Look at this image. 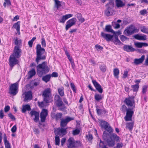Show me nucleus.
<instances>
[{
    "mask_svg": "<svg viewBox=\"0 0 148 148\" xmlns=\"http://www.w3.org/2000/svg\"><path fill=\"white\" fill-rule=\"evenodd\" d=\"M55 145H59L60 139L59 136H56L55 137Z\"/></svg>",
    "mask_w": 148,
    "mask_h": 148,
    "instance_id": "nucleus-49",
    "label": "nucleus"
},
{
    "mask_svg": "<svg viewBox=\"0 0 148 148\" xmlns=\"http://www.w3.org/2000/svg\"><path fill=\"white\" fill-rule=\"evenodd\" d=\"M74 118L73 117H70L69 116L66 117L65 119H62L60 122V126L64 127L66 126L67 124L69 122L72 120H74Z\"/></svg>",
    "mask_w": 148,
    "mask_h": 148,
    "instance_id": "nucleus-9",
    "label": "nucleus"
},
{
    "mask_svg": "<svg viewBox=\"0 0 148 148\" xmlns=\"http://www.w3.org/2000/svg\"><path fill=\"white\" fill-rule=\"evenodd\" d=\"M20 22L19 21L14 23L13 26V27L16 29V30L19 34H20Z\"/></svg>",
    "mask_w": 148,
    "mask_h": 148,
    "instance_id": "nucleus-30",
    "label": "nucleus"
},
{
    "mask_svg": "<svg viewBox=\"0 0 148 148\" xmlns=\"http://www.w3.org/2000/svg\"><path fill=\"white\" fill-rule=\"evenodd\" d=\"M120 38L122 42H124L126 40H128L129 39V38L123 35H121L120 36Z\"/></svg>",
    "mask_w": 148,
    "mask_h": 148,
    "instance_id": "nucleus-46",
    "label": "nucleus"
},
{
    "mask_svg": "<svg viewBox=\"0 0 148 148\" xmlns=\"http://www.w3.org/2000/svg\"><path fill=\"white\" fill-rule=\"evenodd\" d=\"M55 101L56 104L58 107L62 106L64 105L61 98L59 95H57L55 96Z\"/></svg>",
    "mask_w": 148,
    "mask_h": 148,
    "instance_id": "nucleus-12",
    "label": "nucleus"
},
{
    "mask_svg": "<svg viewBox=\"0 0 148 148\" xmlns=\"http://www.w3.org/2000/svg\"><path fill=\"white\" fill-rule=\"evenodd\" d=\"M128 73V71H127V70H125L124 71V73L123 75V78H125L127 76Z\"/></svg>",
    "mask_w": 148,
    "mask_h": 148,
    "instance_id": "nucleus-56",
    "label": "nucleus"
},
{
    "mask_svg": "<svg viewBox=\"0 0 148 148\" xmlns=\"http://www.w3.org/2000/svg\"><path fill=\"white\" fill-rule=\"evenodd\" d=\"M58 91L59 95L61 97H63L64 95V88L63 87L61 86L59 88H58Z\"/></svg>",
    "mask_w": 148,
    "mask_h": 148,
    "instance_id": "nucleus-36",
    "label": "nucleus"
},
{
    "mask_svg": "<svg viewBox=\"0 0 148 148\" xmlns=\"http://www.w3.org/2000/svg\"><path fill=\"white\" fill-rule=\"evenodd\" d=\"M51 92V90L50 88H47L45 89L43 92L42 96L43 97L50 96Z\"/></svg>",
    "mask_w": 148,
    "mask_h": 148,
    "instance_id": "nucleus-31",
    "label": "nucleus"
},
{
    "mask_svg": "<svg viewBox=\"0 0 148 148\" xmlns=\"http://www.w3.org/2000/svg\"><path fill=\"white\" fill-rule=\"evenodd\" d=\"M113 73L114 76L116 78H118L119 73V69L117 68L114 69L113 70Z\"/></svg>",
    "mask_w": 148,
    "mask_h": 148,
    "instance_id": "nucleus-39",
    "label": "nucleus"
},
{
    "mask_svg": "<svg viewBox=\"0 0 148 148\" xmlns=\"http://www.w3.org/2000/svg\"><path fill=\"white\" fill-rule=\"evenodd\" d=\"M21 54L22 50L19 47L15 46L13 53L10 56L9 60V64L11 67L13 68L15 65L19 64L18 59L21 57Z\"/></svg>",
    "mask_w": 148,
    "mask_h": 148,
    "instance_id": "nucleus-3",
    "label": "nucleus"
},
{
    "mask_svg": "<svg viewBox=\"0 0 148 148\" xmlns=\"http://www.w3.org/2000/svg\"><path fill=\"white\" fill-rule=\"evenodd\" d=\"M131 87L132 88L134 92H137L139 88V85L138 84H137L135 85H132L131 86Z\"/></svg>",
    "mask_w": 148,
    "mask_h": 148,
    "instance_id": "nucleus-40",
    "label": "nucleus"
},
{
    "mask_svg": "<svg viewBox=\"0 0 148 148\" xmlns=\"http://www.w3.org/2000/svg\"><path fill=\"white\" fill-rule=\"evenodd\" d=\"M70 86L71 88L74 92L76 93V89L74 84L73 83H70Z\"/></svg>",
    "mask_w": 148,
    "mask_h": 148,
    "instance_id": "nucleus-50",
    "label": "nucleus"
},
{
    "mask_svg": "<svg viewBox=\"0 0 148 148\" xmlns=\"http://www.w3.org/2000/svg\"><path fill=\"white\" fill-rule=\"evenodd\" d=\"M51 75V77H57L58 76V74L56 72H53Z\"/></svg>",
    "mask_w": 148,
    "mask_h": 148,
    "instance_id": "nucleus-64",
    "label": "nucleus"
},
{
    "mask_svg": "<svg viewBox=\"0 0 148 148\" xmlns=\"http://www.w3.org/2000/svg\"><path fill=\"white\" fill-rule=\"evenodd\" d=\"M73 16V14H66L62 16V18L59 21L60 23H64L66 20L68 18Z\"/></svg>",
    "mask_w": 148,
    "mask_h": 148,
    "instance_id": "nucleus-23",
    "label": "nucleus"
},
{
    "mask_svg": "<svg viewBox=\"0 0 148 148\" xmlns=\"http://www.w3.org/2000/svg\"><path fill=\"white\" fill-rule=\"evenodd\" d=\"M95 98L97 101H99L102 98L101 95L96 94L95 95Z\"/></svg>",
    "mask_w": 148,
    "mask_h": 148,
    "instance_id": "nucleus-43",
    "label": "nucleus"
},
{
    "mask_svg": "<svg viewBox=\"0 0 148 148\" xmlns=\"http://www.w3.org/2000/svg\"><path fill=\"white\" fill-rule=\"evenodd\" d=\"M145 58V56L143 55H142L140 58L139 59H135L134 60V63L136 65L141 63L143 62Z\"/></svg>",
    "mask_w": 148,
    "mask_h": 148,
    "instance_id": "nucleus-25",
    "label": "nucleus"
},
{
    "mask_svg": "<svg viewBox=\"0 0 148 148\" xmlns=\"http://www.w3.org/2000/svg\"><path fill=\"white\" fill-rule=\"evenodd\" d=\"M123 144L122 143H117L116 144V148H121L123 146Z\"/></svg>",
    "mask_w": 148,
    "mask_h": 148,
    "instance_id": "nucleus-60",
    "label": "nucleus"
},
{
    "mask_svg": "<svg viewBox=\"0 0 148 148\" xmlns=\"http://www.w3.org/2000/svg\"><path fill=\"white\" fill-rule=\"evenodd\" d=\"M77 16L78 20L81 23H83L84 21V19L82 17L81 14L78 13Z\"/></svg>",
    "mask_w": 148,
    "mask_h": 148,
    "instance_id": "nucleus-42",
    "label": "nucleus"
},
{
    "mask_svg": "<svg viewBox=\"0 0 148 148\" xmlns=\"http://www.w3.org/2000/svg\"><path fill=\"white\" fill-rule=\"evenodd\" d=\"M55 2V7L58 9L61 7L63 2H60L58 0H53Z\"/></svg>",
    "mask_w": 148,
    "mask_h": 148,
    "instance_id": "nucleus-34",
    "label": "nucleus"
},
{
    "mask_svg": "<svg viewBox=\"0 0 148 148\" xmlns=\"http://www.w3.org/2000/svg\"><path fill=\"white\" fill-rule=\"evenodd\" d=\"M128 109L127 108V107L125 105H123L122 106L121 110L123 112L127 111V110Z\"/></svg>",
    "mask_w": 148,
    "mask_h": 148,
    "instance_id": "nucleus-62",
    "label": "nucleus"
},
{
    "mask_svg": "<svg viewBox=\"0 0 148 148\" xmlns=\"http://www.w3.org/2000/svg\"><path fill=\"white\" fill-rule=\"evenodd\" d=\"M8 116L12 120H15V117L11 113L9 114Z\"/></svg>",
    "mask_w": 148,
    "mask_h": 148,
    "instance_id": "nucleus-63",
    "label": "nucleus"
},
{
    "mask_svg": "<svg viewBox=\"0 0 148 148\" xmlns=\"http://www.w3.org/2000/svg\"><path fill=\"white\" fill-rule=\"evenodd\" d=\"M134 108H128L126 111V116L124 117V119L126 121H131L132 117L134 113L133 109Z\"/></svg>",
    "mask_w": 148,
    "mask_h": 148,
    "instance_id": "nucleus-8",
    "label": "nucleus"
},
{
    "mask_svg": "<svg viewBox=\"0 0 148 148\" xmlns=\"http://www.w3.org/2000/svg\"><path fill=\"white\" fill-rule=\"evenodd\" d=\"M17 127L16 125H14L11 128V131L12 133L15 132L16 130Z\"/></svg>",
    "mask_w": 148,
    "mask_h": 148,
    "instance_id": "nucleus-59",
    "label": "nucleus"
},
{
    "mask_svg": "<svg viewBox=\"0 0 148 148\" xmlns=\"http://www.w3.org/2000/svg\"><path fill=\"white\" fill-rule=\"evenodd\" d=\"M105 31L108 32H111L115 34L114 31L112 29L111 26L110 25H107L106 26Z\"/></svg>",
    "mask_w": 148,
    "mask_h": 148,
    "instance_id": "nucleus-33",
    "label": "nucleus"
},
{
    "mask_svg": "<svg viewBox=\"0 0 148 148\" xmlns=\"http://www.w3.org/2000/svg\"><path fill=\"white\" fill-rule=\"evenodd\" d=\"M21 43V40L20 39H19L18 38H16L14 40V44L16 45V46L19 47Z\"/></svg>",
    "mask_w": 148,
    "mask_h": 148,
    "instance_id": "nucleus-45",
    "label": "nucleus"
},
{
    "mask_svg": "<svg viewBox=\"0 0 148 148\" xmlns=\"http://www.w3.org/2000/svg\"><path fill=\"white\" fill-rule=\"evenodd\" d=\"M51 77V75L50 74H47L44 76L42 78V80L45 82V83H47L50 81Z\"/></svg>",
    "mask_w": 148,
    "mask_h": 148,
    "instance_id": "nucleus-32",
    "label": "nucleus"
},
{
    "mask_svg": "<svg viewBox=\"0 0 148 148\" xmlns=\"http://www.w3.org/2000/svg\"><path fill=\"white\" fill-rule=\"evenodd\" d=\"M62 127L59 128L54 130V133L56 136L58 135L62 136L66 134V129H64Z\"/></svg>",
    "mask_w": 148,
    "mask_h": 148,
    "instance_id": "nucleus-11",
    "label": "nucleus"
},
{
    "mask_svg": "<svg viewBox=\"0 0 148 148\" xmlns=\"http://www.w3.org/2000/svg\"><path fill=\"white\" fill-rule=\"evenodd\" d=\"M104 129L109 133L104 131L102 135L103 139L106 142L108 147H113L115 144V141H120L121 139L120 137L116 134H110L113 132V130L109 124L107 126V127Z\"/></svg>",
    "mask_w": 148,
    "mask_h": 148,
    "instance_id": "nucleus-2",
    "label": "nucleus"
},
{
    "mask_svg": "<svg viewBox=\"0 0 148 148\" xmlns=\"http://www.w3.org/2000/svg\"><path fill=\"white\" fill-rule=\"evenodd\" d=\"M30 114L32 117L33 116H35V118L34 119V120L35 122H37L39 121V112L36 111L32 110L30 112Z\"/></svg>",
    "mask_w": 148,
    "mask_h": 148,
    "instance_id": "nucleus-14",
    "label": "nucleus"
},
{
    "mask_svg": "<svg viewBox=\"0 0 148 148\" xmlns=\"http://www.w3.org/2000/svg\"><path fill=\"white\" fill-rule=\"evenodd\" d=\"M114 11L113 8L110 7H107L105 10L104 14L107 16H112L113 15Z\"/></svg>",
    "mask_w": 148,
    "mask_h": 148,
    "instance_id": "nucleus-15",
    "label": "nucleus"
},
{
    "mask_svg": "<svg viewBox=\"0 0 148 148\" xmlns=\"http://www.w3.org/2000/svg\"><path fill=\"white\" fill-rule=\"evenodd\" d=\"M92 82L96 90L100 93L103 92V89L101 86L95 80H93Z\"/></svg>",
    "mask_w": 148,
    "mask_h": 148,
    "instance_id": "nucleus-16",
    "label": "nucleus"
},
{
    "mask_svg": "<svg viewBox=\"0 0 148 148\" xmlns=\"http://www.w3.org/2000/svg\"><path fill=\"white\" fill-rule=\"evenodd\" d=\"M115 39L114 40V43L116 45H120L121 43V42L119 39L118 37L117 36L115 35L114 36Z\"/></svg>",
    "mask_w": 148,
    "mask_h": 148,
    "instance_id": "nucleus-44",
    "label": "nucleus"
},
{
    "mask_svg": "<svg viewBox=\"0 0 148 148\" xmlns=\"http://www.w3.org/2000/svg\"><path fill=\"white\" fill-rule=\"evenodd\" d=\"M38 106L41 108H43L45 106L44 102L43 101L41 102H38Z\"/></svg>",
    "mask_w": 148,
    "mask_h": 148,
    "instance_id": "nucleus-54",
    "label": "nucleus"
},
{
    "mask_svg": "<svg viewBox=\"0 0 148 148\" xmlns=\"http://www.w3.org/2000/svg\"><path fill=\"white\" fill-rule=\"evenodd\" d=\"M77 19L76 18H73L69 20L67 22V24L66 25L65 29L67 30L71 27L74 25L76 22Z\"/></svg>",
    "mask_w": 148,
    "mask_h": 148,
    "instance_id": "nucleus-10",
    "label": "nucleus"
},
{
    "mask_svg": "<svg viewBox=\"0 0 148 148\" xmlns=\"http://www.w3.org/2000/svg\"><path fill=\"white\" fill-rule=\"evenodd\" d=\"M141 31L145 34H148V28H147L145 26H143L141 27L140 28Z\"/></svg>",
    "mask_w": 148,
    "mask_h": 148,
    "instance_id": "nucleus-41",
    "label": "nucleus"
},
{
    "mask_svg": "<svg viewBox=\"0 0 148 148\" xmlns=\"http://www.w3.org/2000/svg\"><path fill=\"white\" fill-rule=\"evenodd\" d=\"M116 5L118 8L123 7L125 5V3L121 0H115Z\"/></svg>",
    "mask_w": 148,
    "mask_h": 148,
    "instance_id": "nucleus-22",
    "label": "nucleus"
},
{
    "mask_svg": "<svg viewBox=\"0 0 148 148\" xmlns=\"http://www.w3.org/2000/svg\"><path fill=\"white\" fill-rule=\"evenodd\" d=\"M123 49L127 52H133L136 50V49L131 46L129 45H125L123 47Z\"/></svg>",
    "mask_w": 148,
    "mask_h": 148,
    "instance_id": "nucleus-21",
    "label": "nucleus"
},
{
    "mask_svg": "<svg viewBox=\"0 0 148 148\" xmlns=\"http://www.w3.org/2000/svg\"><path fill=\"white\" fill-rule=\"evenodd\" d=\"M100 70L103 72H105L106 69V66L104 64L100 65L99 66Z\"/></svg>",
    "mask_w": 148,
    "mask_h": 148,
    "instance_id": "nucleus-47",
    "label": "nucleus"
},
{
    "mask_svg": "<svg viewBox=\"0 0 148 148\" xmlns=\"http://www.w3.org/2000/svg\"><path fill=\"white\" fill-rule=\"evenodd\" d=\"M134 123L133 122H129L126 124V127L130 131H131L133 128Z\"/></svg>",
    "mask_w": 148,
    "mask_h": 148,
    "instance_id": "nucleus-38",
    "label": "nucleus"
},
{
    "mask_svg": "<svg viewBox=\"0 0 148 148\" xmlns=\"http://www.w3.org/2000/svg\"><path fill=\"white\" fill-rule=\"evenodd\" d=\"M41 45L42 47H46V41L44 37L41 38Z\"/></svg>",
    "mask_w": 148,
    "mask_h": 148,
    "instance_id": "nucleus-52",
    "label": "nucleus"
},
{
    "mask_svg": "<svg viewBox=\"0 0 148 148\" xmlns=\"http://www.w3.org/2000/svg\"><path fill=\"white\" fill-rule=\"evenodd\" d=\"M36 56L35 61L37 64H38L36 67L37 73L38 76L42 77L43 75L47 73L49 71V69L47 62L44 61L42 63L39 64L42 60L46 59V57L44 55L45 52V49L42 48L40 45L38 44L36 46Z\"/></svg>",
    "mask_w": 148,
    "mask_h": 148,
    "instance_id": "nucleus-1",
    "label": "nucleus"
},
{
    "mask_svg": "<svg viewBox=\"0 0 148 148\" xmlns=\"http://www.w3.org/2000/svg\"><path fill=\"white\" fill-rule=\"evenodd\" d=\"M100 124L101 128L105 129L107 127V126L109 124L106 121H101L100 122Z\"/></svg>",
    "mask_w": 148,
    "mask_h": 148,
    "instance_id": "nucleus-37",
    "label": "nucleus"
},
{
    "mask_svg": "<svg viewBox=\"0 0 148 148\" xmlns=\"http://www.w3.org/2000/svg\"><path fill=\"white\" fill-rule=\"evenodd\" d=\"M32 97V92L29 91L25 93L24 101H28V100H31Z\"/></svg>",
    "mask_w": 148,
    "mask_h": 148,
    "instance_id": "nucleus-19",
    "label": "nucleus"
},
{
    "mask_svg": "<svg viewBox=\"0 0 148 148\" xmlns=\"http://www.w3.org/2000/svg\"><path fill=\"white\" fill-rule=\"evenodd\" d=\"M68 59L69 60L70 62L72 65L74 64V62L72 60V57H71L70 56L67 57Z\"/></svg>",
    "mask_w": 148,
    "mask_h": 148,
    "instance_id": "nucleus-61",
    "label": "nucleus"
},
{
    "mask_svg": "<svg viewBox=\"0 0 148 148\" xmlns=\"http://www.w3.org/2000/svg\"><path fill=\"white\" fill-rule=\"evenodd\" d=\"M134 37L135 39L139 40H145L147 39V36L145 35L140 36L138 34H136L135 35Z\"/></svg>",
    "mask_w": 148,
    "mask_h": 148,
    "instance_id": "nucleus-29",
    "label": "nucleus"
},
{
    "mask_svg": "<svg viewBox=\"0 0 148 148\" xmlns=\"http://www.w3.org/2000/svg\"><path fill=\"white\" fill-rule=\"evenodd\" d=\"M47 110L43 109L40 114V121L42 122H44L46 119V117L48 115Z\"/></svg>",
    "mask_w": 148,
    "mask_h": 148,
    "instance_id": "nucleus-13",
    "label": "nucleus"
},
{
    "mask_svg": "<svg viewBox=\"0 0 148 148\" xmlns=\"http://www.w3.org/2000/svg\"><path fill=\"white\" fill-rule=\"evenodd\" d=\"M86 137L89 141H91L93 138L92 134L90 133H88V135H86Z\"/></svg>",
    "mask_w": 148,
    "mask_h": 148,
    "instance_id": "nucleus-48",
    "label": "nucleus"
},
{
    "mask_svg": "<svg viewBox=\"0 0 148 148\" xmlns=\"http://www.w3.org/2000/svg\"><path fill=\"white\" fill-rule=\"evenodd\" d=\"M101 35L102 37L105 39L107 41H111L113 37V35H111L108 34H106L103 32L101 33Z\"/></svg>",
    "mask_w": 148,
    "mask_h": 148,
    "instance_id": "nucleus-17",
    "label": "nucleus"
},
{
    "mask_svg": "<svg viewBox=\"0 0 148 148\" xmlns=\"http://www.w3.org/2000/svg\"><path fill=\"white\" fill-rule=\"evenodd\" d=\"M36 74V71L34 69H32V70L29 71L27 73L28 78L30 79L33 76L35 75Z\"/></svg>",
    "mask_w": 148,
    "mask_h": 148,
    "instance_id": "nucleus-28",
    "label": "nucleus"
},
{
    "mask_svg": "<svg viewBox=\"0 0 148 148\" xmlns=\"http://www.w3.org/2000/svg\"><path fill=\"white\" fill-rule=\"evenodd\" d=\"M62 116V114L61 113H59L57 114L55 113L51 114V116L53 119H55L56 121L61 120V118Z\"/></svg>",
    "mask_w": 148,
    "mask_h": 148,
    "instance_id": "nucleus-18",
    "label": "nucleus"
},
{
    "mask_svg": "<svg viewBox=\"0 0 148 148\" xmlns=\"http://www.w3.org/2000/svg\"><path fill=\"white\" fill-rule=\"evenodd\" d=\"M98 106H96V111L97 114L98 115H101L102 114H105L107 113V112L105 109H99Z\"/></svg>",
    "mask_w": 148,
    "mask_h": 148,
    "instance_id": "nucleus-24",
    "label": "nucleus"
},
{
    "mask_svg": "<svg viewBox=\"0 0 148 148\" xmlns=\"http://www.w3.org/2000/svg\"><path fill=\"white\" fill-rule=\"evenodd\" d=\"M66 145L68 148H77L80 147L82 144L80 141H75L73 138L70 137L67 141Z\"/></svg>",
    "mask_w": 148,
    "mask_h": 148,
    "instance_id": "nucleus-4",
    "label": "nucleus"
},
{
    "mask_svg": "<svg viewBox=\"0 0 148 148\" xmlns=\"http://www.w3.org/2000/svg\"><path fill=\"white\" fill-rule=\"evenodd\" d=\"M80 132V130L78 129H76L73 131L72 134L74 135L78 134Z\"/></svg>",
    "mask_w": 148,
    "mask_h": 148,
    "instance_id": "nucleus-53",
    "label": "nucleus"
},
{
    "mask_svg": "<svg viewBox=\"0 0 148 148\" xmlns=\"http://www.w3.org/2000/svg\"><path fill=\"white\" fill-rule=\"evenodd\" d=\"M138 32V29H137L134 25H131L126 28L123 33L125 35L129 36Z\"/></svg>",
    "mask_w": 148,
    "mask_h": 148,
    "instance_id": "nucleus-5",
    "label": "nucleus"
},
{
    "mask_svg": "<svg viewBox=\"0 0 148 148\" xmlns=\"http://www.w3.org/2000/svg\"><path fill=\"white\" fill-rule=\"evenodd\" d=\"M34 81H36V82H35L34 83V85L35 86H37L39 85L40 83V81L39 79L37 80L36 79H35Z\"/></svg>",
    "mask_w": 148,
    "mask_h": 148,
    "instance_id": "nucleus-58",
    "label": "nucleus"
},
{
    "mask_svg": "<svg viewBox=\"0 0 148 148\" xmlns=\"http://www.w3.org/2000/svg\"><path fill=\"white\" fill-rule=\"evenodd\" d=\"M18 84L17 82L11 84L9 88L10 93L13 95H16L18 92Z\"/></svg>",
    "mask_w": 148,
    "mask_h": 148,
    "instance_id": "nucleus-6",
    "label": "nucleus"
},
{
    "mask_svg": "<svg viewBox=\"0 0 148 148\" xmlns=\"http://www.w3.org/2000/svg\"><path fill=\"white\" fill-rule=\"evenodd\" d=\"M44 101L46 103H48L50 101V96L43 97Z\"/></svg>",
    "mask_w": 148,
    "mask_h": 148,
    "instance_id": "nucleus-51",
    "label": "nucleus"
},
{
    "mask_svg": "<svg viewBox=\"0 0 148 148\" xmlns=\"http://www.w3.org/2000/svg\"><path fill=\"white\" fill-rule=\"evenodd\" d=\"M105 6L106 7H110L113 8L114 7V0H109V2Z\"/></svg>",
    "mask_w": 148,
    "mask_h": 148,
    "instance_id": "nucleus-35",
    "label": "nucleus"
},
{
    "mask_svg": "<svg viewBox=\"0 0 148 148\" xmlns=\"http://www.w3.org/2000/svg\"><path fill=\"white\" fill-rule=\"evenodd\" d=\"M147 88V87L146 85L144 86L143 87L142 89V92L143 94H144L146 92Z\"/></svg>",
    "mask_w": 148,
    "mask_h": 148,
    "instance_id": "nucleus-57",
    "label": "nucleus"
},
{
    "mask_svg": "<svg viewBox=\"0 0 148 148\" xmlns=\"http://www.w3.org/2000/svg\"><path fill=\"white\" fill-rule=\"evenodd\" d=\"M134 97L133 96L129 97L126 98L124 101L125 104L128 106L132 107V108H135Z\"/></svg>",
    "mask_w": 148,
    "mask_h": 148,
    "instance_id": "nucleus-7",
    "label": "nucleus"
},
{
    "mask_svg": "<svg viewBox=\"0 0 148 148\" xmlns=\"http://www.w3.org/2000/svg\"><path fill=\"white\" fill-rule=\"evenodd\" d=\"M3 140L5 148H11L10 144L7 140V137L5 134H4Z\"/></svg>",
    "mask_w": 148,
    "mask_h": 148,
    "instance_id": "nucleus-26",
    "label": "nucleus"
},
{
    "mask_svg": "<svg viewBox=\"0 0 148 148\" xmlns=\"http://www.w3.org/2000/svg\"><path fill=\"white\" fill-rule=\"evenodd\" d=\"M31 110L30 106L28 104L23 105L22 109V112L23 113H25L27 111H29Z\"/></svg>",
    "mask_w": 148,
    "mask_h": 148,
    "instance_id": "nucleus-27",
    "label": "nucleus"
},
{
    "mask_svg": "<svg viewBox=\"0 0 148 148\" xmlns=\"http://www.w3.org/2000/svg\"><path fill=\"white\" fill-rule=\"evenodd\" d=\"M134 45L136 47L138 48H141L143 47L148 46V44L145 42H134Z\"/></svg>",
    "mask_w": 148,
    "mask_h": 148,
    "instance_id": "nucleus-20",
    "label": "nucleus"
},
{
    "mask_svg": "<svg viewBox=\"0 0 148 148\" xmlns=\"http://www.w3.org/2000/svg\"><path fill=\"white\" fill-rule=\"evenodd\" d=\"M140 14L142 15H144L147 13V10L145 9L141 10L140 11Z\"/></svg>",
    "mask_w": 148,
    "mask_h": 148,
    "instance_id": "nucleus-55",
    "label": "nucleus"
}]
</instances>
